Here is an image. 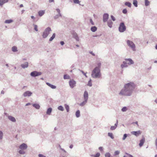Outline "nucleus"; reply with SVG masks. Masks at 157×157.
<instances>
[{"mask_svg":"<svg viewBox=\"0 0 157 157\" xmlns=\"http://www.w3.org/2000/svg\"><path fill=\"white\" fill-rule=\"evenodd\" d=\"M127 43L128 46L131 48L132 50L134 51L136 50V46L133 42L130 40H127Z\"/></svg>","mask_w":157,"mask_h":157,"instance_id":"4","label":"nucleus"},{"mask_svg":"<svg viewBox=\"0 0 157 157\" xmlns=\"http://www.w3.org/2000/svg\"><path fill=\"white\" fill-rule=\"evenodd\" d=\"M87 100H84V101L81 102V103H80L79 104V105L81 106H83L87 102Z\"/></svg>","mask_w":157,"mask_h":157,"instance_id":"26","label":"nucleus"},{"mask_svg":"<svg viewBox=\"0 0 157 157\" xmlns=\"http://www.w3.org/2000/svg\"><path fill=\"white\" fill-rule=\"evenodd\" d=\"M90 22L91 23V24L92 25H94V22H93V20L92 19H91V18L90 19Z\"/></svg>","mask_w":157,"mask_h":157,"instance_id":"52","label":"nucleus"},{"mask_svg":"<svg viewBox=\"0 0 157 157\" xmlns=\"http://www.w3.org/2000/svg\"><path fill=\"white\" fill-rule=\"evenodd\" d=\"M118 120H117V122L113 126H112L110 127V129L112 130H115L116 128H117V125H118Z\"/></svg>","mask_w":157,"mask_h":157,"instance_id":"15","label":"nucleus"},{"mask_svg":"<svg viewBox=\"0 0 157 157\" xmlns=\"http://www.w3.org/2000/svg\"><path fill=\"white\" fill-rule=\"evenodd\" d=\"M122 12L124 14H126L127 13V11L126 9H124L123 10Z\"/></svg>","mask_w":157,"mask_h":157,"instance_id":"48","label":"nucleus"},{"mask_svg":"<svg viewBox=\"0 0 157 157\" xmlns=\"http://www.w3.org/2000/svg\"><path fill=\"white\" fill-rule=\"evenodd\" d=\"M9 0H0V6H2L4 3L8 2Z\"/></svg>","mask_w":157,"mask_h":157,"instance_id":"21","label":"nucleus"},{"mask_svg":"<svg viewBox=\"0 0 157 157\" xmlns=\"http://www.w3.org/2000/svg\"><path fill=\"white\" fill-rule=\"evenodd\" d=\"M64 79H69L70 78V77L68 75H64L63 77Z\"/></svg>","mask_w":157,"mask_h":157,"instance_id":"34","label":"nucleus"},{"mask_svg":"<svg viewBox=\"0 0 157 157\" xmlns=\"http://www.w3.org/2000/svg\"><path fill=\"white\" fill-rule=\"evenodd\" d=\"M109 18V14L107 13L104 14L103 16V21L104 22H106Z\"/></svg>","mask_w":157,"mask_h":157,"instance_id":"8","label":"nucleus"},{"mask_svg":"<svg viewBox=\"0 0 157 157\" xmlns=\"http://www.w3.org/2000/svg\"><path fill=\"white\" fill-rule=\"evenodd\" d=\"M127 64H128L126 61H123L122 64L121 65V67L122 68L126 67L128 66Z\"/></svg>","mask_w":157,"mask_h":157,"instance_id":"13","label":"nucleus"},{"mask_svg":"<svg viewBox=\"0 0 157 157\" xmlns=\"http://www.w3.org/2000/svg\"><path fill=\"white\" fill-rule=\"evenodd\" d=\"M131 133L132 135H134L136 136H138L141 134V132L139 130L137 131H132L131 132Z\"/></svg>","mask_w":157,"mask_h":157,"instance_id":"11","label":"nucleus"},{"mask_svg":"<svg viewBox=\"0 0 157 157\" xmlns=\"http://www.w3.org/2000/svg\"><path fill=\"white\" fill-rule=\"evenodd\" d=\"M126 154L129 157H133V156L130 154L126 153ZM123 157H127L125 156L124 155Z\"/></svg>","mask_w":157,"mask_h":157,"instance_id":"55","label":"nucleus"},{"mask_svg":"<svg viewBox=\"0 0 157 157\" xmlns=\"http://www.w3.org/2000/svg\"><path fill=\"white\" fill-rule=\"evenodd\" d=\"M111 17L113 21H115L116 20L115 17L113 15H111Z\"/></svg>","mask_w":157,"mask_h":157,"instance_id":"50","label":"nucleus"},{"mask_svg":"<svg viewBox=\"0 0 157 157\" xmlns=\"http://www.w3.org/2000/svg\"><path fill=\"white\" fill-rule=\"evenodd\" d=\"M125 61L127 62L128 64V65H130L131 64H134V62L132 59L130 58L129 59H125Z\"/></svg>","mask_w":157,"mask_h":157,"instance_id":"9","label":"nucleus"},{"mask_svg":"<svg viewBox=\"0 0 157 157\" xmlns=\"http://www.w3.org/2000/svg\"><path fill=\"white\" fill-rule=\"evenodd\" d=\"M97 29V27H96V26H93L91 28V30L93 32H95Z\"/></svg>","mask_w":157,"mask_h":157,"instance_id":"28","label":"nucleus"},{"mask_svg":"<svg viewBox=\"0 0 157 157\" xmlns=\"http://www.w3.org/2000/svg\"><path fill=\"white\" fill-rule=\"evenodd\" d=\"M59 17H62L61 14H58L56 15L54 18L55 19H56L58 18Z\"/></svg>","mask_w":157,"mask_h":157,"instance_id":"37","label":"nucleus"},{"mask_svg":"<svg viewBox=\"0 0 157 157\" xmlns=\"http://www.w3.org/2000/svg\"><path fill=\"white\" fill-rule=\"evenodd\" d=\"M79 71H81V72H82V73L86 77H87V75H86V74L85 73L84 71H82V70H79Z\"/></svg>","mask_w":157,"mask_h":157,"instance_id":"54","label":"nucleus"},{"mask_svg":"<svg viewBox=\"0 0 157 157\" xmlns=\"http://www.w3.org/2000/svg\"><path fill=\"white\" fill-rule=\"evenodd\" d=\"M155 145L156 147V149L157 150V137L156 138L155 140Z\"/></svg>","mask_w":157,"mask_h":157,"instance_id":"51","label":"nucleus"},{"mask_svg":"<svg viewBox=\"0 0 157 157\" xmlns=\"http://www.w3.org/2000/svg\"><path fill=\"white\" fill-rule=\"evenodd\" d=\"M52 109L51 108H48L47 109V111L46 112V113L49 115H50L51 113L52 112Z\"/></svg>","mask_w":157,"mask_h":157,"instance_id":"25","label":"nucleus"},{"mask_svg":"<svg viewBox=\"0 0 157 157\" xmlns=\"http://www.w3.org/2000/svg\"><path fill=\"white\" fill-rule=\"evenodd\" d=\"M90 53L93 56H95V54H94V53H93V52H90Z\"/></svg>","mask_w":157,"mask_h":157,"instance_id":"60","label":"nucleus"},{"mask_svg":"<svg viewBox=\"0 0 157 157\" xmlns=\"http://www.w3.org/2000/svg\"><path fill=\"white\" fill-rule=\"evenodd\" d=\"M3 135V134L2 132L0 130V140L2 139Z\"/></svg>","mask_w":157,"mask_h":157,"instance_id":"41","label":"nucleus"},{"mask_svg":"<svg viewBox=\"0 0 157 157\" xmlns=\"http://www.w3.org/2000/svg\"><path fill=\"white\" fill-rule=\"evenodd\" d=\"M76 82L72 79L69 81V84L70 87L73 88L76 85Z\"/></svg>","mask_w":157,"mask_h":157,"instance_id":"7","label":"nucleus"},{"mask_svg":"<svg viewBox=\"0 0 157 157\" xmlns=\"http://www.w3.org/2000/svg\"><path fill=\"white\" fill-rule=\"evenodd\" d=\"M60 44L62 45H63L64 44V42L63 41H61L60 42Z\"/></svg>","mask_w":157,"mask_h":157,"instance_id":"59","label":"nucleus"},{"mask_svg":"<svg viewBox=\"0 0 157 157\" xmlns=\"http://www.w3.org/2000/svg\"><path fill=\"white\" fill-rule=\"evenodd\" d=\"M91 76L93 78H97L98 77V67H95L92 71Z\"/></svg>","mask_w":157,"mask_h":157,"instance_id":"3","label":"nucleus"},{"mask_svg":"<svg viewBox=\"0 0 157 157\" xmlns=\"http://www.w3.org/2000/svg\"><path fill=\"white\" fill-rule=\"evenodd\" d=\"M19 154H25V151L23 150H22V149H21V150H20L19 151Z\"/></svg>","mask_w":157,"mask_h":157,"instance_id":"42","label":"nucleus"},{"mask_svg":"<svg viewBox=\"0 0 157 157\" xmlns=\"http://www.w3.org/2000/svg\"><path fill=\"white\" fill-rule=\"evenodd\" d=\"M45 11L44 10H40L38 12V15L39 16L41 17L42 16L44 13Z\"/></svg>","mask_w":157,"mask_h":157,"instance_id":"23","label":"nucleus"},{"mask_svg":"<svg viewBox=\"0 0 157 157\" xmlns=\"http://www.w3.org/2000/svg\"><path fill=\"white\" fill-rule=\"evenodd\" d=\"M126 30V27L124 23H120L119 27V31L121 33L124 32Z\"/></svg>","mask_w":157,"mask_h":157,"instance_id":"5","label":"nucleus"},{"mask_svg":"<svg viewBox=\"0 0 157 157\" xmlns=\"http://www.w3.org/2000/svg\"><path fill=\"white\" fill-rule=\"evenodd\" d=\"M56 36V34L55 33H54L52 37L50 38L49 40V41H52L55 38Z\"/></svg>","mask_w":157,"mask_h":157,"instance_id":"30","label":"nucleus"},{"mask_svg":"<svg viewBox=\"0 0 157 157\" xmlns=\"http://www.w3.org/2000/svg\"><path fill=\"white\" fill-rule=\"evenodd\" d=\"M28 66L29 63L27 62H25L24 64H22L21 65V67L24 69L28 67Z\"/></svg>","mask_w":157,"mask_h":157,"instance_id":"14","label":"nucleus"},{"mask_svg":"<svg viewBox=\"0 0 157 157\" xmlns=\"http://www.w3.org/2000/svg\"><path fill=\"white\" fill-rule=\"evenodd\" d=\"M91 81V79H90V80H89V81L88 82V85L90 86H92Z\"/></svg>","mask_w":157,"mask_h":157,"instance_id":"47","label":"nucleus"},{"mask_svg":"<svg viewBox=\"0 0 157 157\" xmlns=\"http://www.w3.org/2000/svg\"><path fill=\"white\" fill-rule=\"evenodd\" d=\"M49 2L50 3H51L54 2V0H49Z\"/></svg>","mask_w":157,"mask_h":157,"instance_id":"62","label":"nucleus"},{"mask_svg":"<svg viewBox=\"0 0 157 157\" xmlns=\"http://www.w3.org/2000/svg\"><path fill=\"white\" fill-rule=\"evenodd\" d=\"M64 106H65L66 109L67 110V112H69V105L67 104H65L64 105Z\"/></svg>","mask_w":157,"mask_h":157,"instance_id":"36","label":"nucleus"},{"mask_svg":"<svg viewBox=\"0 0 157 157\" xmlns=\"http://www.w3.org/2000/svg\"><path fill=\"white\" fill-rule=\"evenodd\" d=\"M58 109L59 110H60L61 111H63L64 110V109L63 107L61 106L60 105L58 107Z\"/></svg>","mask_w":157,"mask_h":157,"instance_id":"38","label":"nucleus"},{"mask_svg":"<svg viewBox=\"0 0 157 157\" xmlns=\"http://www.w3.org/2000/svg\"><path fill=\"white\" fill-rule=\"evenodd\" d=\"M125 5L126 6H128L129 8L131 7L132 6L131 3L129 2H127L125 3Z\"/></svg>","mask_w":157,"mask_h":157,"instance_id":"27","label":"nucleus"},{"mask_svg":"<svg viewBox=\"0 0 157 157\" xmlns=\"http://www.w3.org/2000/svg\"><path fill=\"white\" fill-rule=\"evenodd\" d=\"M103 147H99V150L100 151H101L102 152H103Z\"/></svg>","mask_w":157,"mask_h":157,"instance_id":"53","label":"nucleus"},{"mask_svg":"<svg viewBox=\"0 0 157 157\" xmlns=\"http://www.w3.org/2000/svg\"><path fill=\"white\" fill-rule=\"evenodd\" d=\"M75 115L77 117H79L80 116V111L79 110H78L76 111Z\"/></svg>","mask_w":157,"mask_h":157,"instance_id":"29","label":"nucleus"},{"mask_svg":"<svg viewBox=\"0 0 157 157\" xmlns=\"http://www.w3.org/2000/svg\"><path fill=\"white\" fill-rule=\"evenodd\" d=\"M33 105L37 109H39L40 108V106L38 104H34Z\"/></svg>","mask_w":157,"mask_h":157,"instance_id":"24","label":"nucleus"},{"mask_svg":"<svg viewBox=\"0 0 157 157\" xmlns=\"http://www.w3.org/2000/svg\"><path fill=\"white\" fill-rule=\"evenodd\" d=\"M111 156V155L109 152L106 153L105 154V157H110Z\"/></svg>","mask_w":157,"mask_h":157,"instance_id":"44","label":"nucleus"},{"mask_svg":"<svg viewBox=\"0 0 157 157\" xmlns=\"http://www.w3.org/2000/svg\"><path fill=\"white\" fill-rule=\"evenodd\" d=\"M69 147L71 148H73V145H71Z\"/></svg>","mask_w":157,"mask_h":157,"instance_id":"63","label":"nucleus"},{"mask_svg":"<svg viewBox=\"0 0 157 157\" xmlns=\"http://www.w3.org/2000/svg\"><path fill=\"white\" fill-rule=\"evenodd\" d=\"M46 84L47 85L50 87L52 89H55L56 88V86H55L52 85L48 82H46Z\"/></svg>","mask_w":157,"mask_h":157,"instance_id":"22","label":"nucleus"},{"mask_svg":"<svg viewBox=\"0 0 157 157\" xmlns=\"http://www.w3.org/2000/svg\"><path fill=\"white\" fill-rule=\"evenodd\" d=\"M145 142V139L144 138H143L142 139L140 140V143L139 144V145L140 147H142L144 142Z\"/></svg>","mask_w":157,"mask_h":157,"instance_id":"20","label":"nucleus"},{"mask_svg":"<svg viewBox=\"0 0 157 157\" xmlns=\"http://www.w3.org/2000/svg\"><path fill=\"white\" fill-rule=\"evenodd\" d=\"M84 100H88V93L87 91H85L84 94Z\"/></svg>","mask_w":157,"mask_h":157,"instance_id":"19","label":"nucleus"},{"mask_svg":"<svg viewBox=\"0 0 157 157\" xmlns=\"http://www.w3.org/2000/svg\"><path fill=\"white\" fill-rule=\"evenodd\" d=\"M59 147H60V149H61L64 152H66V151H65V150L64 149H63V148H61V146H60V145H59Z\"/></svg>","mask_w":157,"mask_h":157,"instance_id":"58","label":"nucleus"},{"mask_svg":"<svg viewBox=\"0 0 157 157\" xmlns=\"http://www.w3.org/2000/svg\"><path fill=\"white\" fill-rule=\"evenodd\" d=\"M38 156L39 157H46L44 155L41 154H39Z\"/></svg>","mask_w":157,"mask_h":157,"instance_id":"57","label":"nucleus"},{"mask_svg":"<svg viewBox=\"0 0 157 157\" xmlns=\"http://www.w3.org/2000/svg\"><path fill=\"white\" fill-rule=\"evenodd\" d=\"M127 136H128V135H127V134H124V135L123 137L122 138V140H125L126 139V137H127Z\"/></svg>","mask_w":157,"mask_h":157,"instance_id":"46","label":"nucleus"},{"mask_svg":"<svg viewBox=\"0 0 157 157\" xmlns=\"http://www.w3.org/2000/svg\"><path fill=\"white\" fill-rule=\"evenodd\" d=\"M136 87V85L133 82H130L125 83L119 94L121 96H130L132 95Z\"/></svg>","mask_w":157,"mask_h":157,"instance_id":"1","label":"nucleus"},{"mask_svg":"<svg viewBox=\"0 0 157 157\" xmlns=\"http://www.w3.org/2000/svg\"><path fill=\"white\" fill-rule=\"evenodd\" d=\"M128 109L127 107H126L124 106L122 108L121 110L123 112H124L126 111Z\"/></svg>","mask_w":157,"mask_h":157,"instance_id":"39","label":"nucleus"},{"mask_svg":"<svg viewBox=\"0 0 157 157\" xmlns=\"http://www.w3.org/2000/svg\"><path fill=\"white\" fill-rule=\"evenodd\" d=\"M73 36L74 38L75 39V40L77 41H78L79 40V39L77 33H74L73 34Z\"/></svg>","mask_w":157,"mask_h":157,"instance_id":"17","label":"nucleus"},{"mask_svg":"<svg viewBox=\"0 0 157 157\" xmlns=\"http://www.w3.org/2000/svg\"><path fill=\"white\" fill-rule=\"evenodd\" d=\"M95 157H98V153H97L94 156Z\"/></svg>","mask_w":157,"mask_h":157,"instance_id":"61","label":"nucleus"},{"mask_svg":"<svg viewBox=\"0 0 157 157\" xmlns=\"http://www.w3.org/2000/svg\"><path fill=\"white\" fill-rule=\"evenodd\" d=\"M27 147V146L25 144L23 143L21 144L19 147V148L21 149L25 150Z\"/></svg>","mask_w":157,"mask_h":157,"instance_id":"10","label":"nucleus"},{"mask_svg":"<svg viewBox=\"0 0 157 157\" xmlns=\"http://www.w3.org/2000/svg\"><path fill=\"white\" fill-rule=\"evenodd\" d=\"M120 153V151H117L114 152V155H119Z\"/></svg>","mask_w":157,"mask_h":157,"instance_id":"43","label":"nucleus"},{"mask_svg":"<svg viewBox=\"0 0 157 157\" xmlns=\"http://www.w3.org/2000/svg\"><path fill=\"white\" fill-rule=\"evenodd\" d=\"M73 2L75 3L76 4H78L80 2L78 0H73Z\"/></svg>","mask_w":157,"mask_h":157,"instance_id":"49","label":"nucleus"},{"mask_svg":"<svg viewBox=\"0 0 157 157\" xmlns=\"http://www.w3.org/2000/svg\"><path fill=\"white\" fill-rule=\"evenodd\" d=\"M107 21V25L110 28H111L113 27V23L112 22V21L110 20H109Z\"/></svg>","mask_w":157,"mask_h":157,"instance_id":"16","label":"nucleus"},{"mask_svg":"<svg viewBox=\"0 0 157 157\" xmlns=\"http://www.w3.org/2000/svg\"><path fill=\"white\" fill-rule=\"evenodd\" d=\"M133 4L136 7H137L138 6L137 5V0H133Z\"/></svg>","mask_w":157,"mask_h":157,"instance_id":"32","label":"nucleus"},{"mask_svg":"<svg viewBox=\"0 0 157 157\" xmlns=\"http://www.w3.org/2000/svg\"><path fill=\"white\" fill-rule=\"evenodd\" d=\"M41 72H38L36 71H34L32 72L30 74V75L33 77H35L39 76L42 74Z\"/></svg>","mask_w":157,"mask_h":157,"instance_id":"6","label":"nucleus"},{"mask_svg":"<svg viewBox=\"0 0 157 157\" xmlns=\"http://www.w3.org/2000/svg\"><path fill=\"white\" fill-rule=\"evenodd\" d=\"M12 51L14 52L17 51V48L16 46L13 47L12 48Z\"/></svg>","mask_w":157,"mask_h":157,"instance_id":"33","label":"nucleus"},{"mask_svg":"<svg viewBox=\"0 0 157 157\" xmlns=\"http://www.w3.org/2000/svg\"><path fill=\"white\" fill-rule=\"evenodd\" d=\"M150 4V2L148 0H145V5L146 6H148Z\"/></svg>","mask_w":157,"mask_h":157,"instance_id":"35","label":"nucleus"},{"mask_svg":"<svg viewBox=\"0 0 157 157\" xmlns=\"http://www.w3.org/2000/svg\"><path fill=\"white\" fill-rule=\"evenodd\" d=\"M33 25L34 26V30L36 31H37L38 30V29H37V26L36 25H35V24H33Z\"/></svg>","mask_w":157,"mask_h":157,"instance_id":"45","label":"nucleus"},{"mask_svg":"<svg viewBox=\"0 0 157 157\" xmlns=\"http://www.w3.org/2000/svg\"><path fill=\"white\" fill-rule=\"evenodd\" d=\"M8 118L12 122H15L16 121V120L15 118L14 117L12 116H8Z\"/></svg>","mask_w":157,"mask_h":157,"instance_id":"18","label":"nucleus"},{"mask_svg":"<svg viewBox=\"0 0 157 157\" xmlns=\"http://www.w3.org/2000/svg\"><path fill=\"white\" fill-rule=\"evenodd\" d=\"M32 93L30 91H27L24 93L23 96L25 97L26 96H30L32 94Z\"/></svg>","mask_w":157,"mask_h":157,"instance_id":"12","label":"nucleus"},{"mask_svg":"<svg viewBox=\"0 0 157 157\" xmlns=\"http://www.w3.org/2000/svg\"><path fill=\"white\" fill-rule=\"evenodd\" d=\"M13 21L11 19L7 20L5 21V23L7 24L10 23Z\"/></svg>","mask_w":157,"mask_h":157,"instance_id":"31","label":"nucleus"},{"mask_svg":"<svg viewBox=\"0 0 157 157\" xmlns=\"http://www.w3.org/2000/svg\"><path fill=\"white\" fill-rule=\"evenodd\" d=\"M108 136H109L112 139H113L114 138V136L112 133L109 132L108 133Z\"/></svg>","mask_w":157,"mask_h":157,"instance_id":"40","label":"nucleus"},{"mask_svg":"<svg viewBox=\"0 0 157 157\" xmlns=\"http://www.w3.org/2000/svg\"><path fill=\"white\" fill-rule=\"evenodd\" d=\"M56 10L57 11V12L58 13V14H61L60 13V11L59 9H56Z\"/></svg>","mask_w":157,"mask_h":157,"instance_id":"56","label":"nucleus"},{"mask_svg":"<svg viewBox=\"0 0 157 157\" xmlns=\"http://www.w3.org/2000/svg\"><path fill=\"white\" fill-rule=\"evenodd\" d=\"M30 104H31L30 103H27L25 105V106H28V105H30Z\"/></svg>","mask_w":157,"mask_h":157,"instance_id":"64","label":"nucleus"},{"mask_svg":"<svg viewBox=\"0 0 157 157\" xmlns=\"http://www.w3.org/2000/svg\"><path fill=\"white\" fill-rule=\"evenodd\" d=\"M52 31L50 27H48L46 28L43 32L42 36L43 38H46L50 33V32Z\"/></svg>","mask_w":157,"mask_h":157,"instance_id":"2","label":"nucleus"}]
</instances>
